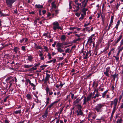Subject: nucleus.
I'll return each mask as SVG.
<instances>
[{"instance_id":"dca6fc26","label":"nucleus","mask_w":123,"mask_h":123,"mask_svg":"<svg viewBox=\"0 0 123 123\" xmlns=\"http://www.w3.org/2000/svg\"><path fill=\"white\" fill-rule=\"evenodd\" d=\"M86 0H84L81 3V4H82V5H81V7L84 8L87 5V3L86 2Z\"/></svg>"},{"instance_id":"79ce46f5","label":"nucleus","mask_w":123,"mask_h":123,"mask_svg":"<svg viewBox=\"0 0 123 123\" xmlns=\"http://www.w3.org/2000/svg\"><path fill=\"white\" fill-rule=\"evenodd\" d=\"M90 22H89L88 23H87V22H86V23L84 24V27H86L90 25Z\"/></svg>"},{"instance_id":"774afa93","label":"nucleus","mask_w":123,"mask_h":123,"mask_svg":"<svg viewBox=\"0 0 123 123\" xmlns=\"http://www.w3.org/2000/svg\"><path fill=\"white\" fill-rule=\"evenodd\" d=\"M24 38H23L22 39L20 40V42L21 43H22L24 41Z\"/></svg>"},{"instance_id":"0eeeda50","label":"nucleus","mask_w":123,"mask_h":123,"mask_svg":"<svg viewBox=\"0 0 123 123\" xmlns=\"http://www.w3.org/2000/svg\"><path fill=\"white\" fill-rule=\"evenodd\" d=\"M12 76H10L6 79V81L7 83H12L14 81V79L13 78L12 79Z\"/></svg>"},{"instance_id":"c9c22d12","label":"nucleus","mask_w":123,"mask_h":123,"mask_svg":"<svg viewBox=\"0 0 123 123\" xmlns=\"http://www.w3.org/2000/svg\"><path fill=\"white\" fill-rule=\"evenodd\" d=\"M118 74H114L113 75H112V76L113 77V78L114 80H115L116 78L118 77Z\"/></svg>"},{"instance_id":"864d4df0","label":"nucleus","mask_w":123,"mask_h":123,"mask_svg":"<svg viewBox=\"0 0 123 123\" xmlns=\"http://www.w3.org/2000/svg\"><path fill=\"white\" fill-rule=\"evenodd\" d=\"M70 50V49L69 48H67L65 51V52L66 53H69Z\"/></svg>"},{"instance_id":"2f4dec72","label":"nucleus","mask_w":123,"mask_h":123,"mask_svg":"<svg viewBox=\"0 0 123 123\" xmlns=\"http://www.w3.org/2000/svg\"><path fill=\"white\" fill-rule=\"evenodd\" d=\"M0 17L2 16H6V15L5 14H3L2 13V12L0 10Z\"/></svg>"},{"instance_id":"338daca9","label":"nucleus","mask_w":123,"mask_h":123,"mask_svg":"<svg viewBox=\"0 0 123 123\" xmlns=\"http://www.w3.org/2000/svg\"><path fill=\"white\" fill-rule=\"evenodd\" d=\"M46 10H43L42 11L43 14H45L46 13Z\"/></svg>"},{"instance_id":"bb28decb","label":"nucleus","mask_w":123,"mask_h":123,"mask_svg":"<svg viewBox=\"0 0 123 123\" xmlns=\"http://www.w3.org/2000/svg\"><path fill=\"white\" fill-rule=\"evenodd\" d=\"M19 49L17 47H14V49H13L15 53H17L19 50Z\"/></svg>"},{"instance_id":"4d7b16f0","label":"nucleus","mask_w":123,"mask_h":123,"mask_svg":"<svg viewBox=\"0 0 123 123\" xmlns=\"http://www.w3.org/2000/svg\"><path fill=\"white\" fill-rule=\"evenodd\" d=\"M59 11L58 10H55V13L56 15H57L59 13Z\"/></svg>"},{"instance_id":"603ef678","label":"nucleus","mask_w":123,"mask_h":123,"mask_svg":"<svg viewBox=\"0 0 123 123\" xmlns=\"http://www.w3.org/2000/svg\"><path fill=\"white\" fill-rule=\"evenodd\" d=\"M49 87H47L46 88V92L48 93L49 92Z\"/></svg>"},{"instance_id":"49530a36","label":"nucleus","mask_w":123,"mask_h":123,"mask_svg":"<svg viewBox=\"0 0 123 123\" xmlns=\"http://www.w3.org/2000/svg\"><path fill=\"white\" fill-rule=\"evenodd\" d=\"M123 39L120 41V44L119 46V47H120L123 45Z\"/></svg>"},{"instance_id":"a211bd4d","label":"nucleus","mask_w":123,"mask_h":123,"mask_svg":"<svg viewBox=\"0 0 123 123\" xmlns=\"http://www.w3.org/2000/svg\"><path fill=\"white\" fill-rule=\"evenodd\" d=\"M35 6L36 8L38 9L42 8L43 7V6L42 5L40 4H36L35 5Z\"/></svg>"},{"instance_id":"20e7f679","label":"nucleus","mask_w":123,"mask_h":123,"mask_svg":"<svg viewBox=\"0 0 123 123\" xmlns=\"http://www.w3.org/2000/svg\"><path fill=\"white\" fill-rule=\"evenodd\" d=\"M104 105L103 104H98L95 106L94 109L97 112H101V108L102 107L104 106Z\"/></svg>"},{"instance_id":"4be33fe9","label":"nucleus","mask_w":123,"mask_h":123,"mask_svg":"<svg viewBox=\"0 0 123 123\" xmlns=\"http://www.w3.org/2000/svg\"><path fill=\"white\" fill-rule=\"evenodd\" d=\"M122 35H121L120 36L118 37V38L117 40L115 41V44H117L120 40L122 39Z\"/></svg>"},{"instance_id":"6e6552de","label":"nucleus","mask_w":123,"mask_h":123,"mask_svg":"<svg viewBox=\"0 0 123 123\" xmlns=\"http://www.w3.org/2000/svg\"><path fill=\"white\" fill-rule=\"evenodd\" d=\"M110 69V67H107L106 68V70L104 72V74L107 77L109 76V72Z\"/></svg>"},{"instance_id":"a878e982","label":"nucleus","mask_w":123,"mask_h":123,"mask_svg":"<svg viewBox=\"0 0 123 123\" xmlns=\"http://www.w3.org/2000/svg\"><path fill=\"white\" fill-rule=\"evenodd\" d=\"M117 98H115L113 102L114 105H117Z\"/></svg>"},{"instance_id":"4c0bfd02","label":"nucleus","mask_w":123,"mask_h":123,"mask_svg":"<svg viewBox=\"0 0 123 123\" xmlns=\"http://www.w3.org/2000/svg\"><path fill=\"white\" fill-rule=\"evenodd\" d=\"M43 49H45V51L46 52H48L49 50L48 47L45 46H43Z\"/></svg>"},{"instance_id":"f257e3e1","label":"nucleus","mask_w":123,"mask_h":123,"mask_svg":"<svg viewBox=\"0 0 123 123\" xmlns=\"http://www.w3.org/2000/svg\"><path fill=\"white\" fill-rule=\"evenodd\" d=\"M91 51L89 50V51H87L86 52V51H83L82 52L83 55L84 56L83 57L84 59H87L90 56L92 55L91 53Z\"/></svg>"},{"instance_id":"72a5a7b5","label":"nucleus","mask_w":123,"mask_h":123,"mask_svg":"<svg viewBox=\"0 0 123 123\" xmlns=\"http://www.w3.org/2000/svg\"><path fill=\"white\" fill-rule=\"evenodd\" d=\"M122 94H123V92H122ZM120 108L121 109L123 108V98L122 99V103L120 106Z\"/></svg>"},{"instance_id":"423d86ee","label":"nucleus","mask_w":123,"mask_h":123,"mask_svg":"<svg viewBox=\"0 0 123 123\" xmlns=\"http://www.w3.org/2000/svg\"><path fill=\"white\" fill-rule=\"evenodd\" d=\"M81 3L80 4H75V5H74L73 8L74 9V12H77L79 10L80 6Z\"/></svg>"},{"instance_id":"4468645a","label":"nucleus","mask_w":123,"mask_h":123,"mask_svg":"<svg viewBox=\"0 0 123 123\" xmlns=\"http://www.w3.org/2000/svg\"><path fill=\"white\" fill-rule=\"evenodd\" d=\"M62 43H58L57 44L56 47L57 48H63V45Z\"/></svg>"},{"instance_id":"37998d69","label":"nucleus","mask_w":123,"mask_h":123,"mask_svg":"<svg viewBox=\"0 0 123 123\" xmlns=\"http://www.w3.org/2000/svg\"><path fill=\"white\" fill-rule=\"evenodd\" d=\"M77 28V27H70L69 29L70 30L73 31L74 29H76Z\"/></svg>"},{"instance_id":"7c9ffc66","label":"nucleus","mask_w":123,"mask_h":123,"mask_svg":"<svg viewBox=\"0 0 123 123\" xmlns=\"http://www.w3.org/2000/svg\"><path fill=\"white\" fill-rule=\"evenodd\" d=\"M66 38V37L64 35H62L61 36V39L62 41H64L65 39Z\"/></svg>"},{"instance_id":"5fc2aeb1","label":"nucleus","mask_w":123,"mask_h":123,"mask_svg":"<svg viewBox=\"0 0 123 123\" xmlns=\"http://www.w3.org/2000/svg\"><path fill=\"white\" fill-rule=\"evenodd\" d=\"M56 41H55L54 42V43L52 45V46L53 47H55L56 44Z\"/></svg>"},{"instance_id":"de8ad7c7","label":"nucleus","mask_w":123,"mask_h":123,"mask_svg":"<svg viewBox=\"0 0 123 123\" xmlns=\"http://www.w3.org/2000/svg\"><path fill=\"white\" fill-rule=\"evenodd\" d=\"M88 10V9L87 8H85V7L82 10V12H86V11H87Z\"/></svg>"},{"instance_id":"a19ab883","label":"nucleus","mask_w":123,"mask_h":123,"mask_svg":"<svg viewBox=\"0 0 123 123\" xmlns=\"http://www.w3.org/2000/svg\"><path fill=\"white\" fill-rule=\"evenodd\" d=\"M84 17L85 16L84 15V14L82 13L81 15V17L79 18V19H81L82 20L84 18Z\"/></svg>"},{"instance_id":"0e129e2a","label":"nucleus","mask_w":123,"mask_h":123,"mask_svg":"<svg viewBox=\"0 0 123 123\" xmlns=\"http://www.w3.org/2000/svg\"><path fill=\"white\" fill-rule=\"evenodd\" d=\"M31 69L33 70H36L37 69V68H36V67H35V66L32 67Z\"/></svg>"},{"instance_id":"412c9836","label":"nucleus","mask_w":123,"mask_h":123,"mask_svg":"<svg viewBox=\"0 0 123 123\" xmlns=\"http://www.w3.org/2000/svg\"><path fill=\"white\" fill-rule=\"evenodd\" d=\"M108 90H107L105 91L103 93H102V97L103 98H105L106 96V94L108 92Z\"/></svg>"},{"instance_id":"1a4fd4ad","label":"nucleus","mask_w":123,"mask_h":123,"mask_svg":"<svg viewBox=\"0 0 123 123\" xmlns=\"http://www.w3.org/2000/svg\"><path fill=\"white\" fill-rule=\"evenodd\" d=\"M97 67L95 65H93L91 67V69L92 73H94L96 71Z\"/></svg>"},{"instance_id":"393cba45","label":"nucleus","mask_w":123,"mask_h":123,"mask_svg":"<svg viewBox=\"0 0 123 123\" xmlns=\"http://www.w3.org/2000/svg\"><path fill=\"white\" fill-rule=\"evenodd\" d=\"M120 21L119 20L117 22L116 25V26L115 27V28H116L117 30L118 29V26L120 24Z\"/></svg>"},{"instance_id":"39448f33","label":"nucleus","mask_w":123,"mask_h":123,"mask_svg":"<svg viewBox=\"0 0 123 123\" xmlns=\"http://www.w3.org/2000/svg\"><path fill=\"white\" fill-rule=\"evenodd\" d=\"M17 0H6V3L7 6L11 8L12 7V4Z\"/></svg>"},{"instance_id":"aec40b11","label":"nucleus","mask_w":123,"mask_h":123,"mask_svg":"<svg viewBox=\"0 0 123 123\" xmlns=\"http://www.w3.org/2000/svg\"><path fill=\"white\" fill-rule=\"evenodd\" d=\"M92 36H91L89 37V38L88 39L87 42L88 43H92Z\"/></svg>"},{"instance_id":"69168bd1","label":"nucleus","mask_w":123,"mask_h":123,"mask_svg":"<svg viewBox=\"0 0 123 123\" xmlns=\"http://www.w3.org/2000/svg\"><path fill=\"white\" fill-rule=\"evenodd\" d=\"M78 2V0H75L74 2L75 4H80Z\"/></svg>"},{"instance_id":"c756f323","label":"nucleus","mask_w":123,"mask_h":123,"mask_svg":"<svg viewBox=\"0 0 123 123\" xmlns=\"http://www.w3.org/2000/svg\"><path fill=\"white\" fill-rule=\"evenodd\" d=\"M61 48H57V50L58 51L61 53L63 52L64 51V50H63Z\"/></svg>"},{"instance_id":"f3484780","label":"nucleus","mask_w":123,"mask_h":123,"mask_svg":"<svg viewBox=\"0 0 123 123\" xmlns=\"http://www.w3.org/2000/svg\"><path fill=\"white\" fill-rule=\"evenodd\" d=\"M27 60L29 61L32 62V61L33 57L31 55L27 56Z\"/></svg>"},{"instance_id":"09e8293b","label":"nucleus","mask_w":123,"mask_h":123,"mask_svg":"<svg viewBox=\"0 0 123 123\" xmlns=\"http://www.w3.org/2000/svg\"><path fill=\"white\" fill-rule=\"evenodd\" d=\"M80 39L79 38L77 39H75L74 40L73 42L74 43H76L77 41H79L80 40Z\"/></svg>"},{"instance_id":"8fccbe9b","label":"nucleus","mask_w":123,"mask_h":123,"mask_svg":"<svg viewBox=\"0 0 123 123\" xmlns=\"http://www.w3.org/2000/svg\"><path fill=\"white\" fill-rule=\"evenodd\" d=\"M113 57L115 58L116 60L117 61H118L119 59V57L118 56H113Z\"/></svg>"},{"instance_id":"5701e85b","label":"nucleus","mask_w":123,"mask_h":123,"mask_svg":"<svg viewBox=\"0 0 123 123\" xmlns=\"http://www.w3.org/2000/svg\"><path fill=\"white\" fill-rule=\"evenodd\" d=\"M43 54L41 53L39 54V56L40 57V59L42 60H43L44 59V56H43Z\"/></svg>"},{"instance_id":"473e14b6","label":"nucleus","mask_w":123,"mask_h":123,"mask_svg":"<svg viewBox=\"0 0 123 123\" xmlns=\"http://www.w3.org/2000/svg\"><path fill=\"white\" fill-rule=\"evenodd\" d=\"M83 98V96H82V97L81 98L79 99V100L78 99V98L74 102V103H78L79 102V101L81 100V99L82 98Z\"/></svg>"},{"instance_id":"2eb2a0df","label":"nucleus","mask_w":123,"mask_h":123,"mask_svg":"<svg viewBox=\"0 0 123 123\" xmlns=\"http://www.w3.org/2000/svg\"><path fill=\"white\" fill-rule=\"evenodd\" d=\"M32 95L30 94H28L26 95V97L28 100L31 99Z\"/></svg>"},{"instance_id":"9d476101","label":"nucleus","mask_w":123,"mask_h":123,"mask_svg":"<svg viewBox=\"0 0 123 123\" xmlns=\"http://www.w3.org/2000/svg\"><path fill=\"white\" fill-rule=\"evenodd\" d=\"M46 76L44 80L45 82H47L49 80V78H50V75L49 74L46 73Z\"/></svg>"},{"instance_id":"052dcab7","label":"nucleus","mask_w":123,"mask_h":123,"mask_svg":"<svg viewBox=\"0 0 123 123\" xmlns=\"http://www.w3.org/2000/svg\"><path fill=\"white\" fill-rule=\"evenodd\" d=\"M39 20V19L38 18H37V19L35 20V21H34V24L35 25L36 24H37V20Z\"/></svg>"},{"instance_id":"e433bc0d","label":"nucleus","mask_w":123,"mask_h":123,"mask_svg":"<svg viewBox=\"0 0 123 123\" xmlns=\"http://www.w3.org/2000/svg\"><path fill=\"white\" fill-rule=\"evenodd\" d=\"M120 48V47H119V46L118 48V52H119V53H120V52L121 51H122V50H123V46L121 48Z\"/></svg>"},{"instance_id":"f704fd0d","label":"nucleus","mask_w":123,"mask_h":123,"mask_svg":"<svg viewBox=\"0 0 123 123\" xmlns=\"http://www.w3.org/2000/svg\"><path fill=\"white\" fill-rule=\"evenodd\" d=\"M49 98H47L46 101V106L49 103Z\"/></svg>"},{"instance_id":"13d9d810","label":"nucleus","mask_w":123,"mask_h":123,"mask_svg":"<svg viewBox=\"0 0 123 123\" xmlns=\"http://www.w3.org/2000/svg\"><path fill=\"white\" fill-rule=\"evenodd\" d=\"M71 94V98L72 99H74V94L70 93V94Z\"/></svg>"},{"instance_id":"680f3d73","label":"nucleus","mask_w":123,"mask_h":123,"mask_svg":"<svg viewBox=\"0 0 123 123\" xmlns=\"http://www.w3.org/2000/svg\"><path fill=\"white\" fill-rule=\"evenodd\" d=\"M43 36L46 37H48V33H45L43 34Z\"/></svg>"},{"instance_id":"7ed1b4c3","label":"nucleus","mask_w":123,"mask_h":123,"mask_svg":"<svg viewBox=\"0 0 123 123\" xmlns=\"http://www.w3.org/2000/svg\"><path fill=\"white\" fill-rule=\"evenodd\" d=\"M53 29L54 30H56L57 29L62 30L61 27L59 26V23L57 21L54 22L53 23Z\"/></svg>"},{"instance_id":"f8f14e48","label":"nucleus","mask_w":123,"mask_h":123,"mask_svg":"<svg viewBox=\"0 0 123 123\" xmlns=\"http://www.w3.org/2000/svg\"><path fill=\"white\" fill-rule=\"evenodd\" d=\"M51 6L52 8L50 9L51 11L52 10V8H54L55 9L56 8V4H55V1L51 3Z\"/></svg>"},{"instance_id":"ddd939ff","label":"nucleus","mask_w":123,"mask_h":123,"mask_svg":"<svg viewBox=\"0 0 123 123\" xmlns=\"http://www.w3.org/2000/svg\"><path fill=\"white\" fill-rule=\"evenodd\" d=\"M34 48L37 49H43L41 47V46L39 45H38L35 43H34Z\"/></svg>"},{"instance_id":"6ab92c4d","label":"nucleus","mask_w":123,"mask_h":123,"mask_svg":"<svg viewBox=\"0 0 123 123\" xmlns=\"http://www.w3.org/2000/svg\"><path fill=\"white\" fill-rule=\"evenodd\" d=\"M32 65H28L25 64L24 65V67L25 68H28L33 66Z\"/></svg>"},{"instance_id":"b1692460","label":"nucleus","mask_w":123,"mask_h":123,"mask_svg":"<svg viewBox=\"0 0 123 123\" xmlns=\"http://www.w3.org/2000/svg\"><path fill=\"white\" fill-rule=\"evenodd\" d=\"M27 81L31 85V86L33 87L35 86V85L32 83L31 82V81L29 79H28Z\"/></svg>"},{"instance_id":"58836bf2","label":"nucleus","mask_w":123,"mask_h":123,"mask_svg":"<svg viewBox=\"0 0 123 123\" xmlns=\"http://www.w3.org/2000/svg\"><path fill=\"white\" fill-rule=\"evenodd\" d=\"M21 48L22 50L24 52H25L26 50L25 48V46H23L21 47Z\"/></svg>"},{"instance_id":"a18cd8bd","label":"nucleus","mask_w":123,"mask_h":123,"mask_svg":"<svg viewBox=\"0 0 123 123\" xmlns=\"http://www.w3.org/2000/svg\"><path fill=\"white\" fill-rule=\"evenodd\" d=\"M117 108V105H115L113 107V109L112 111H115L116 110V109Z\"/></svg>"},{"instance_id":"f03ea898","label":"nucleus","mask_w":123,"mask_h":123,"mask_svg":"<svg viewBox=\"0 0 123 123\" xmlns=\"http://www.w3.org/2000/svg\"><path fill=\"white\" fill-rule=\"evenodd\" d=\"M92 95V93H91L89 94L86 97L85 96L83 97L84 99L83 100V105L86 104L87 102L91 100Z\"/></svg>"},{"instance_id":"ea45409f","label":"nucleus","mask_w":123,"mask_h":123,"mask_svg":"<svg viewBox=\"0 0 123 123\" xmlns=\"http://www.w3.org/2000/svg\"><path fill=\"white\" fill-rule=\"evenodd\" d=\"M48 57V58L49 60H50V59L51 58V54L49 53H48L47 55Z\"/></svg>"},{"instance_id":"c85d7f7f","label":"nucleus","mask_w":123,"mask_h":123,"mask_svg":"<svg viewBox=\"0 0 123 123\" xmlns=\"http://www.w3.org/2000/svg\"><path fill=\"white\" fill-rule=\"evenodd\" d=\"M48 109H47L45 112L44 113L43 115L47 117L48 115Z\"/></svg>"},{"instance_id":"e2e57ef3","label":"nucleus","mask_w":123,"mask_h":123,"mask_svg":"<svg viewBox=\"0 0 123 123\" xmlns=\"http://www.w3.org/2000/svg\"><path fill=\"white\" fill-rule=\"evenodd\" d=\"M75 14L76 16H77L78 17H79L80 15V14L78 12H77L75 13Z\"/></svg>"},{"instance_id":"bf43d9fd","label":"nucleus","mask_w":123,"mask_h":123,"mask_svg":"<svg viewBox=\"0 0 123 123\" xmlns=\"http://www.w3.org/2000/svg\"><path fill=\"white\" fill-rule=\"evenodd\" d=\"M62 43L63 44H63V46L67 45L69 44V43H67V42H65V43Z\"/></svg>"},{"instance_id":"9b49d317","label":"nucleus","mask_w":123,"mask_h":123,"mask_svg":"<svg viewBox=\"0 0 123 123\" xmlns=\"http://www.w3.org/2000/svg\"><path fill=\"white\" fill-rule=\"evenodd\" d=\"M77 116L82 115L83 113V112L80 109H78L77 111Z\"/></svg>"},{"instance_id":"cd10ccee","label":"nucleus","mask_w":123,"mask_h":123,"mask_svg":"<svg viewBox=\"0 0 123 123\" xmlns=\"http://www.w3.org/2000/svg\"><path fill=\"white\" fill-rule=\"evenodd\" d=\"M123 122V120L122 118H120L119 119H118L116 123H122Z\"/></svg>"},{"instance_id":"c03bdc74","label":"nucleus","mask_w":123,"mask_h":123,"mask_svg":"<svg viewBox=\"0 0 123 123\" xmlns=\"http://www.w3.org/2000/svg\"><path fill=\"white\" fill-rule=\"evenodd\" d=\"M21 112V111L20 110L17 111L15 112L14 113L17 114L18 113H20Z\"/></svg>"},{"instance_id":"6e6d98bb","label":"nucleus","mask_w":123,"mask_h":123,"mask_svg":"<svg viewBox=\"0 0 123 123\" xmlns=\"http://www.w3.org/2000/svg\"><path fill=\"white\" fill-rule=\"evenodd\" d=\"M123 94H122H122L120 95L119 97V100H120L122 98L123 96Z\"/></svg>"},{"instance_id":"3c124183","label":"nucleus","mask_w":123,"mask_h":123,"mask_svg":"<svg viewBox=\"0 0 123 123\" xmlns=\"http://www.w3.org/2000/svg\"><path fill=\"white\" fill-rule=\"evenodd\" d=\"M54 104V103H51V104L49 105L47 109H48V108H50Z\"/></svg>"}]
</instances>
